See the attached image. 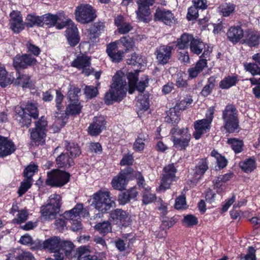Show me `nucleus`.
I'll use <instances>...</instances> for the list:
<instances>
[{
  "label": "nucleus",
  "instance_id": "nucleus-12",
  "mask_svg": "<svg viewBox=\"0 0 260 260\" xmlns=\"http://www.w3.org/2000/svg\"><path fill=\"white\" fill-rule=\"evenodd\" d=\"M71 66L79 70H82V73L86 76H89L93 72V69H90L91 57L84 54L78 55L71 63Z\"/></svg>",
  "mask_w": 260,
  "mask_h": 260
},
{
  "label": "nucleus",
  "instance_id": "nucleus-53",
  "mask_svg": "<svg viewBox=\"0 0 260 260\" xmlns=\"http://www.w3.org/2000/svg\"><path fill=\"white\" fill-rule=\"evenodd\" d=\"M184 225L187 228L192 227L198 224V218L192 214H187L184 216L182 219Z\"/></svg>",
  "mask_w": 260,
  "mask_h": 260
},
{
  "label": "nucleus",
  "instance_id": "nucleus-29",
  "mask_svg": "<svg viewBox=\"0 0 260 260\" xmlns=\"http://www.w3.org/2000/svg\"><path fill=\"white\" fill-rule=\"evenodd\" d=\"M61 17H43L44 19V26L48 27L55 26L58 29H61L67 26L72 22L71 19L63 20Z\"/></svg>",
  "mask_w": 260,
  "mask_h": 260
},
{
  "label": "nucleus",
  "instance_id": "nucleus-56",
  "mask_svg": "<svg viewBox=\"0 0 260 260\" xmlns=\"http://www.w3.org/2000/svg\"><path fill=\"white\" fill-rule=\"evenodd\" d=\"M193 100L190 96H186L183 99L180 100L175 105V107L176 109L179 110H184L187 108L192 104Z\"/></svg>",
  "mask_w": 260,
  "mask_h": 260
},
{
  "label": "nucleus",
  "instance_id": "nucleus-39",
  "mask_svg": "<svg viewBox=\"0 0 260 260\" xmlns=\"http://www.w3.org/2000/svg\"><path fill=\"white\" fill-rule=\"evenodd\" d=\"M239 166L242 171L250 173L256 169V163L254 158L249 157L240 162Z\"/></svg>",
  "mask_w": 260,
  "mask_h": 260
},
{
  "label": "nucleus",
  "instance_id": "nucleus-18",
  "mask_svg": "<svg viewBox=\"0 0 260 260\" xmlns=\"http://www.w3.org/2000/svg\"><path fill=\"white\" fill-rule=\"evenodd\" d=\"M105 25L99 21L92 24L88 30L87 39L89 43L94 44L99 41V36L104 31Z\"/></svg>",
  "mask_w": 260,
  "mask_h": 260
},
{
  "label": "nucleus",
  "instance_id": "nucleus-24",
  "mask_svg": "<svg viewBox=\"0 0 260 260\" xmlns=\"http://www.w3.org/2000/svg\"><path fill=\"white\" fill-rule=\"evenodd\" d=\"M243 43L250 47H256L260 43V33L256 30L247 29L245 30Z\"/></svg>",
  "mask_w": 260,
  "mask_h": 260
},
{
  "label": "nucleus",
  "instance_id": "nucleus-25",
  "mask_svg": "<svg viewBox=\"0 0 260 260\" xmlns=\"http://www.w3.org/2000/svg\"><path fill=\"white\" fill-rule=\"evenodd\" d=\"M245 31L240 25H234L231 26L226 32L227 39L233 44H237L240 41L244 38Z\"/></svg>",
  "mask_w": 260,
  "mask_h": 260
},
{
  "label": "nucleus",
  "instance_id": "nucleus-1",
  "mask_svg": "<svg viewBox=\"0 0 260 260\" xmlns=\"http://www.w3.org/2000/svg\"><path fill=\"white\" fill-rule=\"evenodd\" d=\"M91 206L98 211L93 216V219L101 218L104 214L110 212V218L116 224H120L126 226L130 222V217L128 212L121 209L111 210L116 207V203L110 197L109 191L99 190L91 197Z\"/></svg>",
  "mask_w": 260,
  "mask_h": 260
},
{
  "label": "nucleus",
  "instance_id": "nucleus-17",
  "mask_svg": "<svg viewBox=\"0 0 260 260\" xmlns=\"http://www.w3.org/2000/svg\"><path fill=\"white\" fill-rule=\"evenodd\" d=\"M16 150V146L11 139L0 135V158L10 155Z\"/></svg>",
  "mask_w": 260,
  "mask_h": 260
},
{
  "label": "nucleus",
  "instance_id": "nucleus-58",
  "mask_svg": "<svg viewBox=\"0 0 260 260\" xmlns=\"http://www.w3.org/2000/svg\"><path fill=\"white\" fill-rule=\"evenodd\" d=\"M136 172L132 167H128L121 170L119 173L122 174L123 178L128 182L129 180L135 179V176L137 175Z\"/></svg>",
  "mask_w": 260,
  "mask_h": 260
},
{
  "label": "nucleus",
  "instance_id": "nucleus-22",
  "mask_svg": "<svg viewBox=\"0 0 260 260\" xmlns=\"http://www.w3.org/2000/svg\"><path fill=\"white\" fill-rule=\"evenodd\" d=\"M74 249L75 245L72 242L61 240L56 255H60V257L64 259H66V258H72L73 256Z\"/></svg>",
  "mask_w": 260,
  "mask_h": 260
},
{
  "label": "nucleus",
  "instance_id": "nucleus-4",
  "mask_svg": "<svg viewBox=\"0 0 260 260\" xmlns=\"http://www.w3.org/2000/svg\"><path fill=\"white\" fill-rule=\"evenodd\" d=\"M223 127L226 133H238L240 128L238 111L233 104H228L222 112Z\"/></svg>",
  "mask_w": 260,
  "mask_h": 260
},
{
  "label": "nucleus",
  "instance_id": "nucleus-35",
  "mask_svg": "<svg viewBox=\"0 0 260 260\" xmlns=\"http://www.w3.org/2000/svg\"><path fill=\"white\" fill-rule=\"evenodd\" d=\"M10 28L14 34H19L25 28V23L22 17H10L9 22Z\"/></svg>",
  "mask_w": 260,
  "mask_h": 260
},
{
  "label": "nucleus",
  "instance_id": "nucleus-13",
  "mask_svg": "<svg viewBox=\"0 0 260 260\" xmlns=\"http://www.w3.org/2000/svg\"><path fill=\"white\" fill-rule=\"evenodd\" d=\"M174 48L169 45H160L156 48L154 54L158 64L165 65L171 59Z\"/></svg>",
  "mask_w": 260,
  "mask_h": 260
},
{
  "label": "nucleus",
  "instance_id": "nucleus-9",
  "mask_svg": "<svg viewBox=\"0 0 260 260\" xmlns=\"http://www.w3.org/2000/svg\"><path fill=\"white\" fill-rule=\"evenodd\" d=\"M190 50L193 54L199 55L200 58H209L210 54L212 52V47L208 44L205 43L201 38L193 37L191 43H190Z\"/></svg>",
  "mask_w": 260,
  "mask_h": 260
},
{
  "label": "nucleus",
  "instance_id": "nucleus-50",
  "mask_svg": "<svg viewBox=\"0 0 260 260\" xmlns=\"http://www.w3.org/2000/svg\"><path fill=\"white\" fill-rule=\"evenodd\" d=\"M27 54L36 57L41 54V50L38 46L32 44L30 41H27L25 44Z\"/></svg>",
  "mask_w": 260,
  "mask_h": 260
},
{
  "label": "nucleus",
  "instance_id": "nucleus-3",
  "mask_svg": "<svg viewBox=\"0 0 260 260\" xmlns=\"http://www.w3.org/2000/svg\"><path fill=\"white\" fill-rule=\"evenodd\" d=\"M18 107L21 108L32 119L37 120L34 122L35 126L29 129L30 144L35 147L45 145L48 132L47 118L45 116L39 118V111L36 103L27 101Z\"/></svg>",
  "mask_w": 260,
  "mask_h": 260
},
{
  "label": "nucleus",
  "instance_id": "nucleus-28",
  "mask_svg": "<svg viewBox=\"0 0 260 260\" xmlns=\"http://www.w3.org/2000/svg\"><path fill=\"white\" fill-rule=\"evenodd\" d=\"M58 169L68 170L75 165L74 159L68 153H61L55 159Z\"/></svg>",
  "mask_w": 260,
  "mask_h": 260
},
{
  "label": "nucleus",
  "instance_id": "nucleus-7",
  "mask_svg": "<svg viewBox=\"0 0 260 260\" xmlns=\"http://www.w3.org/2000/svg\"><path fill=\"white\" fill-rule=\"evenodd\" d=\"M81 213H84V216L89 214L88 211L84 208L83 204L79 203L71 210L66 211L62 215L63 218L71 222L73 231L78 232L82 229Z\"/></svg>",
  "mask_w": 260,
  "mask_h": 260
},
{
  "label": "nucleus",
  "instance_id": "nucleus-63",
  "mask_svg": "<svg viewBox=\"0 0 260 260\" xmlns=\"http://www.w3.org/2000/svg\"><path fill=\"white\" fill-rule=\"evenodd\" d=\"M17 260H36L34 255L29 251L19 248Z\"/></svg>",
  "mask_w": 260,
  "mask_h": 260
},
{
  "label": "nucleus",
  "instance_id": "nucleus-49",
  "mask_svg": "<svg viewBox=\"0 0 260 260\" xmlns=\"http://www.w3.org/2000/svg\"><path fill=\"white\" fill-rule=\"evenodd\" d=\"M81 89L74 85H70V88L68 92V96L69 100L71 102H79L78 94L80 92Z\"/></svg>",
  "mask_w": 260,
  "mask_h": 260
},
{
  "label": "nucleus",
  "instance_id": "nucleus-61",
  "mask_svg": "<svg viewBox=\"0 0 260 260\" xmlns=\"http://www.w3.org/2000/svg\"><path fill=\"white\" fill-rule=\"evenodd\" d=\"M255 63H248L245 66V69L252 75H260V67Z\"/></svg>",
  "mask_w": 260,
  "mask_h": 260
},
{
  "label": "nucleus",
  "instance_id": "nucleus-31",
  "mask_svg": "<svg viewBox=\"0 0 260 260\" xmlns=\"http://www.w3.org/2000/svg\"><path fill=\"white\" fill-rule=\"evenodd\" d=\"M61 241L58 236L51 237L43 241L44 250L56 254Z\"/></svg>",
  "mask_w": 260,
  "mask_h": 260
},
{
  "label": "nucleus",
  "instance_id": "nucleus-44",
  "mask_svg": "<svg viewBox=\"0 0 260 260\" xmlns=\"http://www.w3.org/2000/svg\"><path fill=\"white\" fill-rule=\"evenodd\" d=\"M216 83V78L212 76L210 77L207 80V84L203 87L201 94L204 97H207L210 95L214 88Z\"/></svg>",
  "mask_w": 260,
  "mask_h": 260
},
{
  "label": "nucleus",
  "instance_id": "nucleus-26",
  "mask_svg": "<svg viewBox=\"0 0 260 260\" xmlns=\"http://www.w3.org/2000/svg\"><path fill=\"white\" fill-rule=\"evenodd\" d=\"M209 169V161L206 157L199 159L193 169V176L197 181L201 179L206 172Z\"/></svg>",
  "mask_w": 260,
  "mask_h": 260
},
{
  "label": "nucleus",
  "instance_id": "nucleus-11",
  "mask_svg": "<svg viewBox=\"0 0 260 260\" xmlns=\"http://www.w3.org/2000/svg\"><path fill=\"white\" fill-rule=\"evenodd\" d=\"M37 63L36 58L27 53L17 54L13 58V66L17 72L29 67L35 66Z\"/></svg>",
  "mask_w": 260,
  "mask_h": 260
},
{
  "label": "nucleus",
  "instance_id": "nucleus-10",
  "mask_svg": "<svg viewBox=\"0 0 260 260\" xmlns=\"http://www.w3.org/2000/svg\"><path fill=\"white\" fill-rule=\"evenodd\" d=\"M164 173L161 177L160 190L165 191L170 188L172 183L177 180L176 174L177 170L173 163L170 164L163 168Z\"/></svg>",
  "mask_w": 260,
  "mask_h": 260
},
{
  "label": "nucleus",
  "instance_id": "nucleus-34",
  "mask_svg": "<svg viewBox=\"0 0 260 260\" xmlns=\"http://www.w3.org/2000/svg\"><path fill=\"white\" fill-rule=\"evenodd\" d=\"M125 17H115L114 23L117 27V30L120 34H126L129 32L133 28L131 24L127 22Z\"/></svg>",
  "mask_w": 260,
  "mask_h": 260
},
{
  "label": "nucleus",
  "instance_id": "nucleus-48",
  "mask_svg": "<svg viewBox=\"0 0 260 260\" xmlns=\"http://www.w3.org/2000/svg\"><path fill=\"white\" fill-rule=\"evenodd\" d=\"M11 83V78L8 77V72L5 68L0 64V86L5 88Z\"/></svg>",
  "mask_w": 260,
  "mask_h": 260
},
{
  "label": "nucleus",
  "instance_id": "nucleus-43",
  "mask_svg": "<svg viewBox=\"0 0 260 260\" xmlns=\"http://www.w3.org/2000/svg\"><path fill=\"white\" fill-rule=\"evenodd\" d=\"M66 150L67 153H70V156L73 158L78 157L81 153V149L77 143L74 142H67Z\"/></svg>",
  "mask_w": 260,
  "mask_h": 260
},
{
  "label": "nucleus",
  "instance_id": "nucleus-2",
  "mask_svg": "<svg viewBox=\"0 0 260 260\" xmlns=\"http://www.w3.org/2000/svg\"><path fill=\"white\" fill-rule=\"evenodd\" d=\"M140 70L136 69L134 72H128L126 75L121 70L117 71L112 77V83L110 88L105 93L104 101L106 105H110L115 102H121L126 94L127 79L129 86H136L139 80Z\"/></svg>",
  "mask_w": 260,
  "mask_h": 260
},
{
  "label": "nucleus",
  "instance_id": "nucleus-60",
  "mask_svg": "<svg viewBox=\"0 0 260 260\" xmlns=\"http://www.w3.org/2000/svg\"><path fill=\"white\" fill-rule=\"evenodd\" d=\"M89 152L100 155L103 152L102 145L99 142H90L88 145Z\"/></svg>",
  "mask_w": 260,
  "mask_h": 260
},
{
  "label": "nucleus",
  "instance_id": "nucleus-23",
  "mask_svg": "<svg viewBox=\"0 0 260 260\" xmlns=\"http://www.w3.org/2000/svg\"><path fill=\"white\" fill-rule=\"evenodd\" d=\"M77 260H103L98 252H91L88 246H80L76 253Z\"/></svg>",
  "mask_w": 260,
  "mask_h": 260
},
{
  "label": "nucleus",
  "instance_id": "nucleus-30",
  "mask_svg": "<svg viewBox=\"0 0 260 260\" xmlns=\"http://www.w3.org/2000/svg\"><path fill=\"white\" fill-rule=\"evenodd\" d=\"M114 42L120 49H122L125 53L133 50L135 44L134 39L129 36H123Z\"/></svg>",
  "mask_w": 260,
  "mask_h": 260
},
{
  "label": "nucleus",
  "instance_id": "nucleus-37",
  "mask_svg": "<svg viewBox=\"0 0 260 260\" xmlns=\"http://www.w3.org/2000/svg\"><path fill=\"white\" fill-rule=\"evenodd\" d=\"M75 15L76 16H94L95 11L89 5H81L77 7Z\"/></svg>",
  "mask_w": 260,
  "mask_h": 260
},
{
  "label": "nucleus",
  "instance_id": "nucleus-16",
  "mask_svg": "<svg viewBox=\"0 0 260 260\" xmlns=\"http://www.w3.org/2000/svg\"><path fill=\"white\" fill-rule=\"evenodd\" d=\"M107 121L102 116H94L88 127V133L91 136L99 135L106 128Z\"/></svg>",
  "mask_w": 260,
  "mask_h": 260
},
{
  "label": "nucleus",
  "instance_id": "nucleus-14",
  "mask_svg": "<svg viewBox=\"0 0 260 260\" xmlns=\"http://www.w3.org/2000/svg\"><path fill=\"white\" fill-rule=\"evenodd\" d=\"M106 52L110 60L114 63L120 62L124 59L125 53L114 42L108 44Z\"/></svg>",
  "mask_w": 260,
  "mask_h": 260
},
{
  "label": "nucleus",
  "instance_id": "nucleus-62",
  "mask_svg": "<svg viewBox=\"0 0 260 260\" xmlns=\"http://www.w3.org/2000/svg\"><path fill=\"white\" fill-rule=\"evenodd\" d=\"M134 162V157L133 153H127L124 154L120 160V165L121 166H131Z\"/></svg>",
  "mask_w": 260,
  "mask_h": 260
},
{
  "label": "nucleus",
  "instance_id": "nucleus-38",
  "mask_svg": "<svg viewBox=\"0 0 260 260\" xmlns=\"http://www.w3.org/2000/svg\"><path fill=\"white\" fill-rule=\"evenodd\" d=\"M193 38L192 35L183 33L176 41V47L179 49L187 48Z\"/></svg>",
  "mask_w": 260,
  "mask_h": 260
},
{
  "label": "nucleus",
  "instance_id": "nucleus-6",
  "mask_svg": "<svg viewBox=\"0 0 260 260\" xmlns=\"http://www.w3.org/2000/svg\"><path fill=\"white\" fill-rule=\"evenodd\" d=\"M61 199L59 194H52L47 200V204L41 207V215L45 220H51L56 218L60 210Z\"/></svg>",
  "mask_w": 260,
  "mask_h": 260
},
{
  "label": "nucleus",
  "instance_id": "nucleus-20",
  "mask_svg": "<svg viewBox=\"0 0 260 260\" xmlns=\"http://www.w3.org/2000/svg\"><path fill=\"white\" fill-rule=\"evenodd\" d=\"M194 131L192 135L196 140H199L202 136L210 132L211 124L203 119L196 120L193 124Z\"/></svg>",
  "mask_w": 260,
  "mask_h": 260
},
{
  "label": "nucleus",
  "instance_id": "nucleus-54",
  "mask_svg": "<svg viewBox=\"0 0 260 260\" xmlns=\"http://www.w3.org/2000/svg\"><path fill=\"white\" fill-rule=\"evenodd\" d=\"M38 171V166L35 164H30L24 169L23 173V176L24 178H28V179H32V176Z\"/></svg>",
  "mask_w": 260,
  "mask_h": 260
},
{
  "label": "nucleus",
  "instance_id": "nucleus-40",
  "mask_svg": "<svg viewBox=\"0 0 260 260\" xmlns=\"http://www.w3.org/2000/svg\"><path fill=\"white\" fill-rule=\"evenodd\" d=\"M239 79L237 75L225 77L219 83V87L222 89H229L236 85Z\"/></svg>",
  "mask_w": 260,
  "mask_h": 260
},
{
  "label": "nucleus",
  "instance_id": "nucleus-36",
  "mask_svg": "<svg viewBox=\"0 0 260 260\" xmlns=\"http://www.w3.org/2000/svg\"><path fill=\"white\" fill-rule=\"evenodd\" d=\"M127 183L122 174L120 173L113 178L111 182L112 187L114 189L120 191L125 190Z\"/></svg>",
  "mask_w": 260,
  "mask_h": 260
},
{
  "label": "nucleus",
  "instance_id": "nucleus-59",
  "mask_svg": "<svg viewBox=\"0 0 260 260\" xmlns=\"http://www.w3.org/2000/svg\"><path fill=\"white\" fill-rule=\"evenodd\" d=\"M186 197L185 195H181L175 200L174 207L177 210L185 209L187 208Z\"/></svg>",
  "mask_w": 260,
  "mask_h": 260
},
{
  "label": "nucleus",
  "instance_id": "nucleus-19",
  "mask_svg": "<svg viewBox=\"0 0 260 260\" xmlns=\"http://www.w3.org/2000/svg\"><path fill=\"white\" fill-rule=\"evenodd\" d=\"M133 0H123L122 4L128 5ZM154 3V0H137L138 9L137 11L138 16H148L150 15V6Z\"/></svg>",
  "mask_w": 260,
  "mask_h": 260
},
{
  "label": "nucleus",
  "instance_id": "nucleus-15",
  "mask_svg": "<svg viewBox=\"0 0 260 260\" xmlns=\"http://www.w3.org/2000/svg\"><path fill=\"white\" fill-rule=\"evenodd\" d=\"M66 27L67 29L64 31V36L70 46L74 47L80 41L78 29L72 21Z\"/></svg>",
  "mask_w": 260,
  "mask_h": 260
},
{
  "label": "nucleus",
  "instance_id": "nucleus-41",
  "mask_svg": "<svg viewBox=\"0 0 260 260\" xmlns=\"http://www.w3.org/2000/svg\"><path fill=\"white\" fill-rule=\"evenodd\" d=\"M126 63L128 65L136 67L137 69L140 70L144 62L141 55L134 52L126 59Z\"/></svg>",
  "mask_w": 260,
  "mask_h": 260
},
{
  "label": "nucleus",
  "instance_id": "nucleus-57",
  "mask_svg": "<svg viewBox=\"0 0 260 260\" xmlns=\"http://www.w3.org/2000/svg\"><path fill=\"white\" fill-rule=\"evenodd\" d=\"M149 79L147 75H143L141 78V80L139 82H137L136 85V89L139 92L142 93L143 92L146 88L149 85Z\"/></svg>",
  "mask_w": 260,
  "mask_h": 260
},
{
  "label": "nucleus",
  "instance_id": "nucleus-64",
  "mask_svg": "<svg viewBox=\"0 0 260 260\" xmlns=\"http://www.w3.org/2000/svg\"><path fill=\"white\" fill-rule=\"evenodd\" d=\"M256 249L253 246H249L247 249V254L244 256L241 254L240 257L241 259L244 258L245 260H256Z\"/></svg>",
  "mask_w": 260,
  "mask_h": 260
},
{
  "label": "nucleus",
  "instance_id": "nucleus-51",
  "mask_svg": "<svg viewBox=\"0 0 260 260\" xmlns=\"http://www.w3.org/2000/svg\"><path fill=\"white\" fill-rule=\"evenodd\" d=\"M32 180L33 179L24 178V180L21 182L17 191L19 197L22 196L31 187Z\"/></svg>",
  "mask_w": 260,
  "mask_h": 260
},
{
  "label": "nucleus",
  "instance_id": "nucleus-32",
  "mask_svg": "<svg viewBox=\"0 0 260 260\" xmlns=\"http://www.w3.org/2000/svg\"><path fill=\"white\" fill-rule=\"evenodd\" d=\"M207 66V59L205 58H200L197 62L194 67L188 69L187 72L189 79H192L197 77Z\"/></svg>",
  "mask_w": 260,
  "mask_h": 260
},
{
  "label": "nucleus",
  "instance_id": "nucleus-42",
  "mask_svg": "<svg viewBox=\"0 0 260 260\" xmlns=\"http://www.w3.org/2000/svg\"><path fill=\"white\" fill-rule=\"evenodd\" d=\"M94 228L102 236H105L112 232L111 223L108 221L99 222L94 225Z\"/></svg>",
  "mask_w": 260,
  "mask_h": 260
},
{
  "label": "nucleus",
  "instance_id": "nucleus-55",
  "mask_svg": "<svg viewBox=\"0 0 260 260\" xmlns=\"http://www.w3.org/2000/svg\"><path fill=\"white\" fill-rule=\"evenodd\" d=\"M16 82L19 84H21L23 88H28L30 87V77L23 74H21L19 72H17Z\"/></svg>",
  "mask_w": 260,
  "mask_h": 260
},
{
  "label": "nucleus",
  "instance_id": "nucleus-52",
  "mask_svg": "<svg viewBox=\"0 0 260 260\" xmlns=\"http://www.w3.org/2000/svg\"><path fill=\"white\" fill-rule=\"evenodd\" d=\"M251 85H255L252 89V92L255 99H260V78H250L249 79Z\"/></svg>",
  "mask_w": 260,
  "mask_h": 260
},
{
  "label": "nucleus",
  "instance_id": "nucleus-33",
  "mask_svg": "<svg viewBox=\"0 0 260 260\" xmlns=\"http://www.w3.org/2000/svg\"><path fill=\"white\" fill-rule=\"evenodd\" d=\"M180 115L181 112L174 107L166 112L165 121L168 123L172 124L174 126H178L177 124L180 120Z\"/></svg>",
  "mask_w": 260,
  "mask_h": 260
},
{
  "label": "nucleus",
  "instance_id": "nucleus-45",
  "mask_svg": "<svg viewBox=\"0 0 260 260\" xmlns=\"http://www.w3.org/2000/svg\"><path fill=\"white\" fill-rule=\"evenodd\" d=\"M228 143L231 145L236 154L241 152L243 150L244 142L242 140L236 138H229Z\"/></svg>",
  "mask_w": 260,
  "mask_h": 260
},
{
  "label": "nucleus",
  "instance_id": "nucleus-47",
  "mask_svg": "<svg viewBox=\"0 0 260 260\" xmlns=\"http://www.w3.org/2000/svg\"><path fill=\"white\" fill-rule=\"evenodd\" d=\"M151 187H147L142 192V203L144 205H147L154 201L156 197L155 194L151 193Z\"/></svg>",
  "mask_w": 260,
  "mask_h": 260
},
{
  "label": "nucleus",
  "instance_id": "nucleus-5",
  "mask_svg": "<svg viewBox=\"0 0 260 260\" xmlns=\"http://www.w3.org/2000/svg\"><path fill=\"white\" fill-rule=\"evenodd\" d=\"M171 140L177 150L184 151L189 146L191 136L188 127L174 126L170 131Z\"/></svg>",
  "mask_w": 260,
  "mask_h": 260
},
{
  "label": "nucleus",
  "instance_id": "nucleus-8",
  "mask_svg": "<svg viewBox=\"0 0 260 260\" xmlns=\"http://www.w3.org/2000/svg\"><path fill=\"white\" fill-rule=\"evenodd\" d=\"M71 175L65 170L54 169L47 173L45 184L51 187L61 188L68 183Z\"/></svg>",
  "mask_w": 260,
  "mask_h": 260
},
{
  "label": "nucleus",
  "instance_id": "nucleus-46",
  "mask_svg": "<svg viewBox=\"0 0 260 260\" xmlns=\"http://www.w3.org/2000/svg\"><path fill=\"white\" fill-rule=\"evenodd\" d=\"M82 106L80 103H71L66 107V114L67 116L72 115L76 116L79 115L82 110Z\"/></svg>",
  "mask_w": 260,
  "mask_h": 260
},
{
  "label": "nucleus",
  "instance_id": "nucleus-27",
  "mask_svg": "<svg viewBox=\"0 0 260 260\" xmlns=\"http://www.w3.org/2000/svg\"><path fill=\"white\" fill-rule=\"evenodd\" d=\"M138 195L136 186L130 188L125 191L121 192L118 194L117 201L119 205H124L131 200H136Z\"/></svg>",
  "mask_w": 260,
  "mask_h": 260
},
{
  "label": "nucleus",
  "instance_id": "nucleus-21",
  "mask_svg": "<svg viewBox=\"0 0 260 260\" xmlns=\"http://www.w3.org/2000/svg\"><path fill=\"white\" fill-rule=\"evenodd\" d=\"M14 117L17 124L21 128H29L32 123V118L22 110L21 108L16 107Z\"/></svg>",
  "mask_w": 260,
  "mask_h": 260
}]
</instances>
